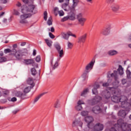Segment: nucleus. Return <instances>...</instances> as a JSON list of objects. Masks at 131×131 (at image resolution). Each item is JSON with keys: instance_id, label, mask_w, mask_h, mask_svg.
I'll use <instances>...</instances> for the list:
<instances>
[{"instance_id": "36", "label": "nucleus", "mask_w": 131, "mask_h": 131, "mask_svg": "<svg viewBox=\"0 0 131 131\" xmlns=\"http://www.w3.org/2000/svg\"><path fill=\"white\" fill-rule=\"evenodd\" d=\"M54 108H59L60 107V103H59V100H57L54 105Z\"/></svg>"}, {"instance_id": "56", "label": "nucleus", "mask_w": 131, "mask_h": 131, "mask_svg": "<svg viewBox=\"0 0 131 131\" xmlns=\"http://www.w3.org/2000/svg\"><path fill=\"white\" fill-rule=\"evenodd\" d=\"M109 85H110V84L108 82L103 83L102 84V86H109Z\"/></svg>"}, {"instance_id": "49", "label": "nucleus", "mask_w": 131, "mask_h": 131, "mask_svg": "<svg viewBox=\"0 0 131 131\" xmlns=\"http://www.w3.org/2000/svg\"><path fill=\"white\" fill-rule=\"evenodd\" d=\"M35 61L36 62H40V55H38L36 56V57L35 58Z\"/></svg>"}, {"instance_id": "16", "label": "nucleus", "mask_w": 131, "mask_h": 131, "mask_svg": "<svg viewBox=\"0 0 131 131\" xmlns=\"http://www.w3.org/2000/svg\"><path fill=\"white\" fill-rule=\"evenodd\" d=\"M88 34H84V35L81 36L78 38V42L79 43H84L85 42V40H86V36Z\"/></svg>"}, {"instance_id": "9", "label": "nucleus", "mask_w": 131, "mask_h": 131, "mask_svg": "<svg viewBox=\"0 0 131 131\" xmlns=\"http://www.w3.org/2000/svg\"><path fill=\"white\" fill-rule=\"evenodd\" d=\"M77 20L81 26H84V23L86 21V18L82 17V14L80 13L77 15Z\"/></svg>"}, {"instance_id": "45", "label": "nucleus", "mask_w": 131, "mask_h": 131, "mask_svg": "<svg viewBox=\"0 0 131 131\" xmlns=\"http://www.w3.org/2000/svg\"><path fill=\"white\" fill-rule=\"evenodd\" d=\"M5 54H8V53H12V50L10 49H5L4 50Z\"/></svg>"}, {"instance_id": "43", "label": "nucleus", "mask_w": 131, "mask_h": 131, "mask_svg": "<svg viewBox=\"0 0 131 131\" xmlns=\"http://www.w3.org/2000/svg\"><path fill=\"white\" fill-rule=\"evenodd\" d=\"M43 15H44V20H45V21H47V20H48V12L47 11H45L43 13Z\"/></svg>"}, {"instance_id": "41", "label": "nucleus", "mask_w": 131, "mask_h": 131, "mask_svg": "<svg viewBox=\"0 0 131 131\" xmlns=\"http://www.w3.org/2000/svg\"><path fill=\"white\" fill-rule=\"evenodd\" d=\"M59 61H56L55 63L54 64V66H53V70H55V69H56V68H57V67H58L59 66V64L58 62Z\"/></svg>"}, {"instance_id": "55", "label": "nucleus", "mask_w": 131, "mask_h": 131, "mask_svg": "<svg viewBox=\"0 0 131 131\" xmlns=\"http://www.w3.org/2000/svg\"><path fill=\"white\" fill-rule=\"evenodd\" d=\"M105 131H117L114 127H112L110 129L105 130Z\"/></svg>"}, {"instance_id": "40", "label": "nucleus", "mask_w": 131, "mask_h": 131, "mask_svg": "<svg viewBox=\"0 0 131 131\" xmlns=\"http://www.w3.org/2000/svg\"><path fill=\"white\" fill-rule=\"evenodd\" d=\"M76 109L78 111H81V110H82V106L78 104L77 106H76Z\"/></svg>"}, {"instance_id": "64", "label": "nucleus", "mask_w": 131, "mask_h": 131, "mask_svg": "<svg viewBox=\"0 0 131 131\" xmlns=\"http://www.w3.org/2000/svg\"><path fill=\"white\" fill-rule=\"evenodd\" d=\"M128 39L129 41H131V34L129 35Z\"/></svg>"}, {"instance_id": "32", "label": "nucleus", "mask_w": 131, "mask_h": 131, "mask_svg": "<svg viewBox=\"0 0 131 131\" xmlns=\"http://www.w3.org/2000/svg\"><path fill=\"white\" fill-rule=\"evenodd\" d=\"M61 35H62L63 38H64V39L68 40V38H69V36H68V34H66L64 32L61 33Z\"/></svg>"}, {"instance_id": "17", "label": "nucleus", "mask_w": 131, "mask_h": 131, "mask_svg": "<svg viewBox=\"0 0 131 131\" xmlns=\"http://www.w3.org/2000/svg\"><path fill=\"white\" fill-rule=\"evenodd\" d=\"M102 97L106 99V100H108L111 98V93L110 92L108 91L107 90L102 92Z\"/></svg>"}, {"instance_id": "35", "label": "nucleus", "mask_w": 131, "mask_h": 131, "mask_svg": "<svg viewBox=\"0 0 131 131\" xmlns=\"http://www.w3.org/2000/svg\"><path fill=\"white\" fill-rule=\"evenodd\" d=\"M111 91L112 92V94H117V89L114 88H111Z\"/></svg>"}, {"instance_id": "1", "label": "nucleus", "mask_w": 131, "mask_h": 131, "mask_svg": "<svg viewBox=\"0 0 131 131\" xmlns=\"http://www.w3.org/2000/svg\"><path fill=\"white\" fill-rule=\"evenodd\" d=\"M31 13L33 14H36L37 13V8H36V5H30L28 7L26 6V5H24L21 7V12L23 14H25L20 15V20L19 23L21 24H26L28 23L27 20H26L28 18H30L32 15L31 14H26V13Z\"/></svg>"}, {"instance_id": "8", "label": "nucleus", "mask_w": 131, "mask_h": 131, "mask_svg": "<svg viewBox=\"0 0 131 131\" xmlns=\"http://www.w3.org/2000/svg\"><path fill=\"white\" fill-rule=\"evenodd\" d=\"M110 29H111V25H107L106 27L101 30L100 34L104 36L108 35L110 33Z\"/></svg>"}, {"instance_id": "2", "label": "nucleus", "mask_w": 131, "mask_h": 131, "mask_svg": "<svg viewBox=\"0 0 131 131\" xmlns=\"http://www.w3.org/2000/svg\"><path fill=\"white\" fill-rule=\"evenodd\" d=\"M31 89L33 88L29 86L25 87L23 89V92L21 91H17L15 93V96L17 98H19L20 100H25L27 99V97H27V94L31 91Z\"/></svg>"}, {"instance_id": "24", "label": "nucleus", "mask_w": 131, "mask_h": 131, "mask_svg": "<svg viewBox=\"0 0 131 131\" xmlns=\"http://www.w3.org/2000/svg\"><path fill=\"white\" fill-rule=\"evenodd\" d=\"M117 54H118V52H117V51L114 50H110L107 52V54L109 56H115V55H117Z\"/></svg>"}, {"instance_id": "27", "label": "nucleus", "mask_w": 131, "mask_h": 131, "mask_svg": "<svg viewBox=\"0 0 131 131\" xmlns=\"http://www.w3.org/2000/svg\"><path fill=\"white\" fill-rule=\"evenodd\" d=\"M45 94H46L45 93H43L40 94L39 95H38V96H37L34 100V103H36V102H37V101H38V100L40 99V97H42V96H43V95H45Z\"/></svg>"}, {"instance_id": "34", "label": "nucleus", "mask_w": 131, "mask_h": 131, "mask_svg": "<svg viewBox=\"0 0 131 131\" xmlns=\"http://www.w3.org/2000/svg\"><path fill=\"white\" fill-rule=\"evenodd\" d=\"M73 48V44L69 41L68 42V50H71Z\"/></svg>"}, {"instance_id": "22", "label": "nucleus", "mask_w": 131, "mask_h": 131, "mask_svg": "<svg viewBox=\"0 0 131 131\" xmlns=\"http://www.w3.org/2000/svg\"><path fill=\"white\" fill-rule=\"evenodd\" d=\"M24 63L26 65H33L34 63V60L33 59H24Z\"/></svg>"}, {"instance_id": "7", "label": "nucleus", "mask_w": 131, "mask_h": 131, "mask_svg": "<svg viewBox=\"0 0 131 131\" xmlns=\"http://www.w3.org/2000/svg\"><path fill=\"white\" fill-rule=\"evenodd\" d=\"M96 62V56H94L92 59L91 61L85 67V71H91L92 69H93L94 67V65H95V62Z\"/></svg>"}, {"instance_id": "23", "label": "nucleus", "mask_w": 131, "mask_h": 131, "mask_svg": "<svg viewBox=\"0 0 131 131\" xmlns=\"http://www.w3.org/2000/svg\"><path fill=\"white\" fill-rule=\"evenodd\" d=\"M84 120L85 122L88 124L94 121V118H93L92 116H87L85 117Z\"/></svg>"}, {"instance_id": "60", "label": "nucleus", "mask_w": 131, "mask_h": 131, "mask_svg": "<svg viewBox=\"0 0 131 131\" xmlns=\"http://www.w3.org/2000/svg\"><path fill=\"white\" fill-rule=\"evenodd\" d=\"M26 45V42H22L20 44L21 47H24V46Z\"/></svg>"}, {"instance_id": "19", "label": "nucleus", "mask_w": 131, "mask_h": 131, "mask_svg": "<svg viewBox=\"0 0 131 131\" xmlns=\"http://www.w3.org/2000/svg\"><path fill=\"white\" fill-rule=\"evenodd\" d=\"M82 122L78 120H75L73 122L72 126L75 127V126H80V127L82 128Z\"/></svg>"}, {"instance_id": "14", "label": "nucleus", "mask_w": 131, "mask_h": 131, "mask_svg": "<svg viewBox=\"0 0 131 131\" xmlns=\"http://www.w3.org/2000/svg\"><path fill=\"white\" fill-rule=\"evenodd\" d=\"M128 106H131V98L129 100V102H127V101H126V99H125L124 101L122 102L121 103V107L122 108H127Z\"/></svg>"}, {"instance_id": "12", "label": "nucleus", "mask_w": 131, "mask_h": 131, "mask_svg": "<svg viewBox=\"0 0 131 131\" xmlns=\"http://www.w3.org/2000/svg\"><path fill=\"white\" fill-rule=\"evenodd\" d=\"M112 10L114 13H118L119 10H120V5L118 4L114 3L111 6Z\"/></svg>"}, {"instance_id": "18", "label": "nucleus", "mask_w": 131, "mask_h": 131, "mask_svg": "<svg viewBox=\"0 0 131 131\" xmlns=\"http://www.w3.org/2000/svg\"><path fill=\"white\" fill-rule=\"evenodd\" d=\"M92 112L95 114H99L102 112V110L99 106H95L92 108Z\"/></svg>"}, {"instance_id": "37", "label": "nucleus", "mask_w": 131, "mask_h": 131, "mask_svg": "<svg viewBox=\"0 0 131 131\" xmlns=\"http://www.w3.org/2000/svg\"><path fill=\"white\" fill-rule=\"evenodd\" d=\"M54 13L55 16H58V13H59V9L58 7H55L54 9Z\"/></svg>"}, {"instance_id": "44", "label": "nucleus", "mask_w": 131, "mask_h": 131, "mask_svg": "<svg viewBox=\"0 0 131 131\" xmlns=\"http://www.w3.org/2000/svg\"><path fill=\"white\" fill-rule=\"evenodd\" d=\"M92 93L93 95H98V90L96 89V88H94L92 90Z\"/></svg>"}, {"instance_id": "50", "label": "nucleus", "mask_w": 131, "mask_h": 131, "mask_svg": "<svg viewBox=\"0 0 131 131\" xmlns=\"http://www.w3.org/2000/svg\"><path fill=\"white\" fill-rule=\"evenodd\" d=\"M78 105H84V102H83V101L82 100H79L77 102Z\"/></svg>"}, {"instance_id": "52", "label": "nucleus", "mask_w": 131, "mask_h": 131, "mask_svg": "<svg viewBox=\"0 0 131 131\" xmlns=\"http://www.w3.org/2000/svg\"><path fill=\"white\" fill-rule=\"evenodd\" d=\"M58 14L60 16H64V12L63 11V10L59 11Z\"/></svg>"}, {"instance_id": "30", "label": "nucleus", "mask_w": 131, "mask_h": 131, "mask_svg": "<svg viewBox=\"0 0 131 131\" xmlns=\"http://www.w3.org/2000/svg\"><path fill=\"white\" fill-rule=\"evenodd\" d=\"M89 93V89H84L83 92L81 93V96L83 97L85 95H86Z\"/></svg>"}, {"instance_id": "61", "label": "nucleus", "mask_w": 131, "mask_h": 131, "mask_svg": "<svg viewBox=\"0 0 131 131\" xmlns=\"http://www.w3.org/2000/svg\"><path fill=\"white\" fill-rule=\"evenodd\" d=\"M33 55L36 56V50L35 49H34L33 52Z\"/></svg>"}, {"instance_id": "54", "label": "nucleus", "mask_w": 131, "mask_h": 131, "mask_svg": "<svg viewBox=\"0 0 131 131\" xmlns=\"http://www.w3.org/2000/svg\"><path fill=\"white\" fill-rule=\"evenodd\" d=\"M114 1L115 0H106V3L107 4H112V3H114Z\"/></svg>"}, {"instance_id": "63", "label": "nucleus", "mask_w": 131, "mask_h": 131, "mask_svg": "<svg viewBox=\"0 0 131 131\" xmlns=\"http://www.w3.org/2000/svg\"><path fill=\"white\" fill-rule=\"evenodd\" d=\"M51 32H55V28H54V27H51Z\"/></svg>"}, {"instance_id": "6", "label": "nucleus", "mask_w": 131, "mask_h": 131, "mask_svg": "<svg viewBox=\"0 0 131 131\" xmlns=\"http://www.w3.org/2000/svg\"><path fill=\"white\" fill-rule=\"evenodd\" d=\"M54 48H55L56 51L59 54V57L57 58L58 61H60L61 60V58H63L64 57V50L63 49L61 50V46L59 43H56L54 45Z\"/></svg>"}, {"instance_id": "4", "label": "nucleus", "mask_w": 131, "mask_h": 131, "mask_svg": "<svg viewBox=\"0 0 131 131\" xmlns=\"http://www.w3.org/2000/svg\"><path fill=\"white\" fill-rule=\"evenodd\" d=\"M118 73L120 75H123V68L121 66H119L118 71H114V73L110 75L111 77H114L115 81H117V79H118Z\"/></svg>"}, {"instance_id": "25", "label": "nucleus", "mask_w": 131, "mask_h": 131, "mask_svg": "<svg viewBox=\"0 0 131 131\" xmlns=\"http://www.w3.org/2000/svg\"><path fill=\"white\" fill-rule=\"evenodd\" d=\"M14 57H15L17 60H22V58H23V55H22L19 52H17L15 53Z\"/></svg>"}, {"instance_id": "59", "label": "nucleus", "mask_w": 131, "mask_h": 131, "mask_svg": "<svg viewBox=\"0 0 131 131\" xmlns=\"http://www.w3.org/2000/svg\"><path fill=\"white\" fill-rule=\"evenodd\" d=\"M23 3H24V4H28L29 3V1L28 0H21Z\"/></svg>"}, {"instance_id": "46", "label": "nucleus", "mask_w": 131, "mask_h": 131, "mask_svg": "<svg viewBox=\"0 0 131 131\" xmlns=\"http://www.w3.org/2000/svg\"><path fill=\"white\" fill-rule=\"evenodd\" d=\"M67 20H69V17L68 16H65L61 19V22H65V21H67Z\"/></svg>"}, {"instance_id": "53", "label": "nucleus", "mask_w": 131, "mask_h": 131, "mask_svg": "<svg viewBox=\"0 0 131 131\" xmlns=\"http://www.w3.org/2000/svg\"><path fill=\"white\" fill-rule=\"evenodd\" d=\"M49 35L50 38H52V39L55 38V35H54V34H53V33L49 32Z\"/></svg>"}, {"instance_id": "21", "label": "nucleus", "mask_w": 131, "mask_h": 131, "mask_svg": "<svg viewBox=\"0 0 131 131\" xmlns=\"http://www.w3.org/2000/svg\"><path fill=\"white\" fill-rule=\"evenodd\" d=\"M27 83L28 84H29L31 88H33L35 84L33 82V78H29L27 80Z\"/></svg>"}, {"instance_id": "62", "label": "nucleus", "mask_w": 131, "mask_h": 131, "mask_svg": "<svg viewBox=\"0 0 131 131\" xmlns=\"http://www.w3.org/2000/svg\"><path fill=\"white\" fill-rule=\"evenodd\" d=\"M94 88H95V89H99V88H100V85L99 84H96L94 86Z\"/></svg>"}, {"instance_id": "29", "label": "nucleus", "mask_w": 131, "mask_h": 131, "mask_svg": "<svg viewBox=\"0 0 131 131\" xmlns=\"http://www.w3.org/2000/svg\"><path fill=\"white\" fill-rule=\"evenodd\" d=\"M31 72L32 73V75H33L34 76L37 74V72L36 71V70L35 68H32V69H31Z\"/></svg>"}, {"instance_id": "33", "label": "nucleus", "mask_w": 131, "mask_h": 131, "mask_svg": "<svg viewBox=\"0 0 131 131\" xmlns=\"http://www.w3.org/2000/svg\"><path fill=\"white\" fill-rule=\"evenodd\" d=\"M47 24L49 26H51V25H53V21L52 20V17H49L48 21Z\"/></svg>"}, {"instance_id": "57", "label": "nucleus", "mask_w": 131, "mask_h": 131, "mask_svg": "<svg viewBox=\"0 0 131 131\" xmlns=\"http://www.w3.org/2000/svg\"><path fill=\"white\" fill-rule=\"evenodd\" d=\"M16 101H17V98L13 97L12 98H11L12 102H16Z\"/></svg>"}, {"instance_id": "11", "label": "nucleus", "mask_w": 131, "mask_h": 131, "mask_svg": "<svg viewBox=\"0 0 131 131\" xmlns=\"http://www.w3.org/2000/svg\"><path fill=\"white\" fill-rule=\"evenodd\" d=\"M102 101V97L100 96H96L91 100V105H94L100 103Z\"/></svg>"}, {"instance_id": "3", "label": "nucleus", "mask_w": 131, "mask_h": 131, "mask_svg": "<svg viewBox=\"0 0 131 131\" xmlns=\"http://www.w3.org/2000/svg\"><path fill=\"white\" fill-rule=\"evenodd\" d=\"M75 0H73V4L70 7V11H69L70 12L69 13V15H68L69 20H71L72 21L75 20V14H76L75 7L77 6V3L75 2Z\"/></svg>"}, {"instance_id": "28", "label": "nucleus", "mask_w": 131, "mask_h": 131, "mask_svg": "<svg viewBox=\"0 0 131 131\" xmlns=\"http://www.w3.org/2000/svg\"><path fill=\"white\" fill-rule=\"evenodd\" d=\"M45 41L46 42L48 47H49V48H51L52 47V44L53 43V42L51 40H49L48 39H45Z\"/></svg>"}, {"instance_id": "48", "label": "nucleus", "mask_w": 131, "mask_h": 131, "mask_svg": "<svg viewBox=\"0 0 131 131\" xmlns=\"http://www.w3.org/2000/svg\"><path fill=\"white\" fill-rule=\"evenodd\" d=\"M11 53H12V55H13L14 56L15 55V54H16V53H17V50H16V49L15 48H13L12 50H11Z\"/></svg>"}, {"instance_id": "26", "label": "nucleus", "mask_w": 131, "mask_h": 131, "mask_svg": "<svg viewBox=\"0 0 131 131\" xmlns=\"http://www.w3.org/2000/svg\"><path fill=\"white\" fill-rule=\"evenodd\" d=\"M89 71H84L82 75V77L83 78L84 80H86V79H88L89 76L88 74H89Z\"/></svg>"}, {"instance_id": "5", "label": "nucleus", "mask_w": 131, "mask_h": 131, "mask_svg": "<svg viewBox=\"0 0 131 131\" xmlns=\"http://www.w3.org/2000/svg\"><path fill=\"white\" fill-rule=\"evenodd\" d=\"M117 126L119 128H121L122 131L127 130V123L124 122V120L122 119H119L117 120Z\"/></svg>"}, {"instance_id": "13", "label": "nucleus", "mask_w": 131, "mask_h": 131, "mask_svg": "<svg viewBox=\"0 0 131 131\" xmlns=\"http://www.w3.org/2000/svg\"><path fill=\"white\" fill-rule=\"evenodd\" d=\"M67 3H63L62 6L61 7L62 9H63V10L64 11H66L67 12H69V11H70V7L69 6V0H66Z\"/></svg>"}, {"instance_id": "38", "label": "nucleus", "mask_w": 131, "mask_h": 131, "mask_svg": "<svg viewBox=\"0 0 131 131\" xmlns=\"http://www.w3.org/2000/svg\"><path fill=\"white\" fill-rule=\"evenodd\" d=\"M89 114V112L88 111H82L81 113V115H82V116H86L87 115H88Z\"/></svg>"}, {"instance_id": "39", "label": "nucleus", "mask_w": 131, "mask_h": 131, "mask_svg": "<svg viewBox=\"0 0 131 131\" xmlns=\"http://www.w3.org/2000/svg\"><path fill=\"white\" fill-rule=\"evenodd\" d=\"M7 61V58L5 57H0V63H3Z\"/></svg>"}, {"instance_id": "10", "label": "nucleus", "mask_w": 131, "mask_h": 131, "mask_svg": "<svg viewBox=\"0 0 131 131\" xmlns=\"http://www.w3.org/2000/svg\"><path fill=\"white\" fill-rule=\"evenodd\" d=\"M123 98L125 97L124 96L119 97L116 95H114L112 97L111 100L112 102H114V103H119V102H121V103H122V102L124 101L122 100V99H123Z\"/></svg>"}, {"instance_id": "51", "label": "nucleus", "mask_w": 131, "mask_h": 131, "mask_svg": "<svg viewBox=\"0 0 131 131\" xmlns=\"http://www.w3.org/2000/svg\"><path fill=\"white\" fill-rule=\"evenodd\" d=\"M13 12H14V15H16V16H19V15H20V13L16 10L14 9Z\"/></svg>"}, {"instance_id": "31", "label": "nucleus", "mask_w": 131, "mask_h": 131, "mask_svg": "<svg viewBox=\"0 0 131 131\" xmlns=\"http://www.w3.org/2000/svg\"><path fill=\"white\" fill-rule=\"evenodd\" d=\"M87 126L89 128H95V125H94V123H93V122L88 123V124H87Z\"/></svg>"}, {"instance_id": "15", "label": "nucleus", "mask_w": 131, "mask_h": 131, "mask_svg": "<svg viewBox=\"0 0 131 131\" xmlns=\"http://www.w3.org/2000/svg\"><path fill=\"white\" fill-rule=\"evenodd\" d=\"M104 129V125L100 123H97L94 126L95 131H101Z\"/></svg>"}, {"instance_id": "58", "label": "nucleus", "mask_w": 131, "mask_h": 131, "mask_svg": "<svg viewBox=\"0 0 131 131\" xmlns=\"http://www.w3.org/2000/svg\"><path fill=\"white\" fill-rule=\"evenodd\" d=\"M2 4H7L8 3L7 0H1Z\"/></svg>"}, {"instance_id": "47", "label": "nucleus", "mask_w": 131, "mask_h": 131, "mask_svg": "<svg viewBox=\"0 0 131 131\" xmlns=\"http://www.w3.org/2000/svg\"><path fill=\"white\" fill-rule=\"evenodd\" d=\"M126 74H127V77L131 78V72L130 71H129V70H126Z\"/></svg>"}, {"instance_id": "20", "label": "nucleus", "mask_w": 131, "mask_h": 131, "mask_svg": "<svg viewBox=\"0 0 131 131\" xmlns=\"http://www.w3.org/2000/svg\"><path fill=\"white\" fill-rule=\"evenodd\" d=\"M118 115V116H120V117H122V118H125V117L126 116V111L121 110L119 111Z\"/></svg>"}, {"instance_id": "42", "label": "nucleus", "mask_w": 131, "mask_h": 131, "mask_svg": "<svg viewBox=\"0 0 131 131\" xmlns=\"http://www.w3.org/2000/svg\"><path fill=\"white\" fill-rule=\"evenodd\" d=\"M67 34L68 35V36H73V37H75L76 38V35H75V34H73L71 32L69 31L67 32Z\"/></svg>"}]
</instances>
